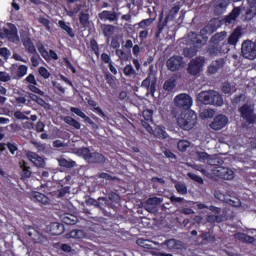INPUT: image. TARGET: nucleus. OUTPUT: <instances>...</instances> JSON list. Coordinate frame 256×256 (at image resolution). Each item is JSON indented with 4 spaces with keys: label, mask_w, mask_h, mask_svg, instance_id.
I'll return each instance as SVG.
<instances>
[{
    "label": "nucleus",
    "mask_w": 256,
    "mask_h": 256,
    "mask_svg": "<svg viewBox=\"0 0 256 256\" xmlns=\"http://www.w3.org/2000/svg\"><path fill=\"white\" fill-rule=\"evenodd\" d=\"M243 37V30L240 26L236 27L227 39V32L222 31L213 35L207 48V53L211 57H217L231 51V45L235 47Z\"/></svg>",
    "instance_id": "obj_1"
},
{
    "label": "nucleus",
    "mask_w": 256,
    "mask_h": 256,
    "mask_svg": "<svg viewBox=\"0 0 256 256\" xmlns=\"http://www.w3.org/2000/svg\"><path fill=\"white\" fill-rule=\"evenodd\" d=\"M190 41L193 46L190 48H184L183 49V55L184 57H187L188 59H193L195 55H197V51L203 47V45H206L207 38L201 34H197L195 32H192L190 35Z\"/></svg>",
    "instance_id": "obj_2"
},
{
    "label": "nucleus",
    "mask_w": 256,
    "mask_h": 256,
    "mask_svg": "<svg viewBox=\"0 0 256 256\" xmlns=\"http://www.w3.org/2000/svg\"><path fill=\"white\" fill-rule=\"evenodd\" d=\"M197 113L193 110H187L181 113L180 117L177 119V125L183 131H191L197 126Z\"/></svg>",
    "instance_id": "obj_3"
},
{
    "label": "nucleus",
    "mask_w": 256,
    "mask_h": 256,
    "mask_svg": "<svg viewBox=\"0 0 256 256\" xmlns=\"http://www.w3.org/2000/svg\"><path fill=\"white\" fill-rule=\"evenodd\" d=\"M86 205L97 207L100 209L104 217H111V212L107 211L106 209H115V205L109 202L107 197H99L97 200L94 198H88L86 200Z\"/></svg>",
    "instance_id": "obj_4"
},
{
    "label": "nucleus",
    "mask_w": 256,
    "mask_h": 256,
    "mask_svg": "<svg viewBox=\"0 0 256 256\" xmlns=\"http://www.w3.org/2000/svg\"><path fill=\"white\" fill-rule=\"evenodd\" d=\"M78 154H80L87 163L92 165H103V163H105V156L103 154L99 152H91L87 147L78 149Z\"/></svg>",
    "instance_id": "obj_5"
},
{
    "label": "nucleus",
    "mask_w": 256,
    "mask_h": 256,
    "mask_svg": "<svg viewBox=\"0 0 256 256\" xmlns=\"http://www.w3.org/2000/svg\"><path fill=\"white\" fill-rule=\"evenodd\" d=\"M203 67H205V57H196L189 62L187 73L192 75V77H197L203 71Z\"/></svg>",
    "instance_id": "obj_6"
},
{
    "label": "nucleus",
    "mask_w": 256,
    "mask_h": 256,
    "mask_svg": "<svg viewBox=\"0 0 256 256\" xmlns=\"http://www.w3.org/2000/svg\"><path fill=\"white\" fill-rule=\"evenodd\" d=\"M241 54H242V57H244V59H248L249 61H255L256 59L255 42L251 40L244 41L241 46Z\"/></svg>",
    "instance_id": "obj_7"
},
{
    "label": "nucleus",
    "mask_w": 256,
    "mask_h": 256,
    "mask_svg": "<svg viewBox=\"0 0 256 256\" xmlns=\"http://www.w3.org/2000/svg\"><path fill=\"white\" fill-rule=\"evenodd\" d=\"M25 234L27 235L28 239H31L33 243H47L48 239L47 236L43 235L39 230L33 228V226H27L25 228Z\"/></svg>",
    "instance_id": "obj_8"
},
{
    "label": "nucleus",
    "mask_w": 256,
    "mask_h": 256,
    "mask_svg": "<svg viewBox=\"0 0 256 256\" xmlns=\"http://www.w3.org/2000/svg\"><path fill=\"white\" fill-rule=\"evenodd\" d=\"M174 103L176 107L179 109H184V111H189L193 105V98H191L188 94L182 93L178 94L174 98Z\"/></svg>",
    "instance_id": "obj_9"
},
{
    "label": "nucleus",
    "mask_w": 256,
    "mask_h": 256,
    "mask_svg": "<svg viewBox=\"0 0 256 256\" xmlns=\"http://www.w3.org/2000/svg\"><path fill=\"white\" fill-rule=\"evenodd\" d=\"M166 67L172 73L175 71H181L183 67H185V61L183 60V56H172L166 61Z\"/></svg>",
    "instance_id": "obj_10"
},
{
    "label": "nucleus",
    "mask_w": 256,
    "mask_h": 256,
    "mask_svg": "<svg viewBox=\"0 0 256 256\" xmlns=\"http://www.w3.org/2000/svg\"><path fill=\"white\" fill-rule=\"evenodd\" d=\"M141 86L146 89L147 93L155 97V91H157V78L153 74H149L143 81Z\"/></svg>",
    "instance_id": "obj_11"
},
{
    "label": "nucleus",
    "mask_w": 256,
    "mask_h": 256,
    "mask_svg": "<svg viewBox=\"0 0 256 256\" xmlns=\"http://www.w3.org/2000/svg\"><path fill=\"white\" fill-rule=\"evenodd\" d=\"M214 175L216 177H219V179H224L226 181H231L232 179H235V172L224 166H217L214 169Z\"/></svg>",
    "instance_id": "obj_12"
},
{
    "label": "nucleus",
    "mask_w": 256,
    "mask_h": 256,
    "mask_svg": "<svg viewBox=\"0 0 256 256\" xmlns=\"http://www.w3.org/2000/svg\"><path fill=\"white\" fill-rule=\"evenodd\" d=\"M229 123V118L223 114L214 117L213 121L210 123V129L213 131H221Z\"/></svg>",
    "instance_id": "obj_13"
},
{
    "label": "nucleus",
    "mask_w": 256,
    "mask_h": 256,
    "mask_svg": "<svg viewBox=\"0 0 256 256\" xmlns=\"http://www.w3.org/2000/svg\"><path fill=\"white\" fill-rule=\"evenodd\" d=\"M239 113L241 114V117L246 120V123H249L250 125H253L256 121V117L253 114V109H251V106L249 104H244L239 108Z\"/></svg>",
    "instance_id": "obj_14"
},
{
    "label": "nucleus",
    "mask_w": 256,
    "mask_h": 256,
    "mask_svg": "<svg viewBox=\"0 0 256 256\" xmlns=\"http://www.w3.org/2000/svg\"><path fill=\"white\" fill-rule=\"evenodd\" d=\"M70 111H71V113H74L75 115H77V117H80L81 119H83L84 123H86V125H90V127L92 129H94L95 131H97V129H99V125H97L91 118H89V116H87L83 112V110H81L80 108L71 107Z\"/></svg>",
    "instance_id": "obj_15"
},
{
    "label": "nucleus",
    "mask_w": 256,
    "mask_h": 256,
    "mask_svg": "<svg viewBox=\"0 0 256 256\" xmlns=\"http://www.w3.org/2000/svg\"><path fill=\"white\" fill-rule=\"evenodd\" d=\"M2 31L3 35L12 43L19 41V34L17 33V26L15 24L8 23V28H3Z\"/></svg>",
    "instance_id": "obj_16"
},
{
    "label": "nucleus",
    "mask_w": 256,
    "mask_h": 256,
    "mask_svg": "<svg viewBox=\"0 0 256 256\" xmlns=\"http://www.w3.org/2000/svg\"><path fill=\"white\" fill-rule=\"evenodd\" d=\"M47 231L53 236L63 235L65 233V225L59 222H52L47 226Z\"/></svg>",
    "instance_id": "obj_17"
},
{
    "label": "nucleus",
    "mask_w": 256,
    "mask_h": 256,
    "mask_svg": "<svg viewBox=\"0 0 256 256\" xmlns=\"http://www.w3.org/2000/svg\"><path fill=\"white\" fill-rule=\"evenodd\" d=\"M30 199L36 203H40V205H49L51 203V199L41 192H32Z\"/></svg>",
    "instance_id": "obj_18"
},
{
    "label": "nucleus",
    "mask_w": 256,
    "mask_h": 256,
    "mask_svg": "<svg viewBox=\"0 0 256 256\" xmlns=\"http://www.w3.org/2000/svg\"><path fill=\"white\" fill-rule=\"evenodd\" d=\"M27 157L35 167H45V160L35 152H28Z\"/></svg>",
    "instance_id": "obj_19"
},
{
    "label": "nucleus",
    "mask_w": 256,
    "mask_h": 256,
    "mask_svg": "<svg viewBox=\"0 0 256 256\" xmlns=\"http://www.w3.org/2000/svg\"><path fill=\"white\" fill-rule=\"evenodd\" d=\"M22 43L30 55H37V48L29 36L22 38Z\"/></svg>",
    "instance_id": "obj_20"
},
{
    "label": "nucleus",
    "mask_w": 256,
    "mask_h": 256,
    "mask_svg": "<svg viewBox=\"0 0 256 256\" xmlns=\"http://www.w3.org/2000/svg\"><path fill=\"white\" fill-rule=\"evenodd\" d=\"M248 9L245 13V17L247 21H251L254 17H256V0H247Z\"/></svg>",
    "instance_id": "obj_21"
},
{
    "label": "nucleus",
    "mask_w": 256,
    "mask_h": 256,
    "mask_svg": "<svg viewBox=\"0 0 256 256\" xmlns=\"http://www.w3.org/2000/svg\"><path fill=\"white\" fill-rule=\"evenodd\" d=\"M99 19L101 21H118L119 16L115 12H111L109 10H103L98 14Z\"/></svg>",
    "instance_id": "obj_22"
},
{
    "label": "nucleus",
    "mask_w": 256,
    "mask_h": 256,
    "mask_svg": "<svg viewBox=\"0 0 256 256\" xmlns=\"http://www.w3.org/2000/svg\"><path fill=\"white\" fill-rule=\"evenodd\" d=\"M230 0H218L214 6V12L217 15H222L227 11V7H229Z\"/></svg>",
    "instance_id": "obj_23"
},
{
    "label": "nucleus",
    "mask_w": 256,
    "mask_h": 256,
    "mask_svg": "<svg viewBox=\"0 0 256 256\" xmlns=\"http://www.w3.org/2000/svg\"><path fill=\"white\" fill-rule=\"evenodd\" d=\"M169 21H171L169 19V17H165V19H163V16L159 17V22L157 24V30L155 33V38L159 39V37H161V33H163V29H165V27H167V23H169Z\"/></svg>",
    "instance_id": "obj_24"
},
{
    "label": "nucleus",
    "mask_w": 256,
    "mask_h": 256,
    "mask_svg": "<svg viewBox=\"0 0 256 256\" xmlns=\"http://www.w3.org/2000/svg\"><path fill=\"white\" fill-rule=\"evenodd\" d=\"M162 247H167L170 251H177V249H181V241L168 239L162 243Z\"/></svg>",
    "instance_id": "obj_25"
},
{
    "label": "nucleus",
    "mask_w": 256,
    "mask_h": 256,
    "mask_svg": "<svg viewBox=\"0 0 256 256\" xmlns=\"http://www.w3.org/2000/svg\"><path fill=\"white\" fill-rule=\"evenodd\" d=\"M239 15H241V7H234L229 15L225 16V23H232L233 21H237Z\"/></svg>",
    "instance_id": "obj_26"
},
{
    "label": "nucleus",
    "mask_w": 256,
    "mask_h": 256,
    "mask_svg": "<svg viewBox=\"0 0 256 256\" xmlns=\"http://www.w3.org/2000/svg\"><path fill=\"white\" fill-rule=\"evenodd\" d=\"M212 91H202L198 94V101L203 105H211Z\"/></svg>",
    "instance_id": "obj_27"
},
{
    "label": "nucleus",
    "mask_w": 256,
    "mask_h": 256,
    "mask_svg": "<svg viewBox=\"0 0 256 256\" xmlns=\"http://www.w3.org/2000/svg\"><path fill=\"white\" fill-rule=\"evenodd\" d=\"M163 203V199L157 196L150 197L145 201L144 207L146 211H151V205H161Z\"/></svg>",
    "instance_id": "obj_28"
},
{
    "label": "nucleus",
    "mask_w": 256,
    "mask_h": 256,
    "mask_svg": "<svg viewBox=\"0 0 256 256\" xmlns=\"http://www.w3.org/2000/svg\"><path fill=\"white\" fill-rule=\"evenodd\" d=\"M235 239L241 241L242 243H248L250 245L253 244V242L255 241V237L249 236L248 234L241 232L235 234Z\"/></svg>",
    "instance_id": "obj_29"
},
{
    "label": "nucleus",
    "mask_w": 256,
    "mask_h": 256,
    "mask_svg": "<svg viewBox=\"0 0 256 256\" xmlns=\"http://www.w3.org/2000/svg\"><path fill=\"white\" fill-rule=\"evenodd\" d=\"M71 193V186H65L57 191L52 192V195L57 199H63V197L69 195Z\"/></svg>",
    "instance_id": "obj_30"
},
{
    "label": "nucleus",
    "mask_w": 256,
    "mask_h": 256,
    "mask_svg": "<svg viewBox=\"0 0 256 256\" xmlns=\"http://www.w3.org/2000/svg\"><path fill=\"white\" fill-rule=\"evenodd\" d=\"M210 105H215L216 107H221L223 105V96L219 93L213 92L210 98Z\"/></svg>",
    "instance_id": "obj_31"
},
{
    "label": "nucleus",
    "mask_w": 256,
    "mask_h": 256,
    "mask_svg": "<svg viewBox=\"0 0 256 256\" xmlns=\"http://www.w3.org/2000/svg\"><path fill=\"white\" fill-rule=\"evenodd\" d=\"M102 33L104 37H106V39L109 41L113 33H115V26L111 24H104L102 28Z\"/></svg>",
    "instance_id": "obj_32"
},
{
    "label": "nucleus",
    "mask_w": 256,
    "mask_h": 256,
    "mask_svg": "<svg viewBox=\"0 0 256 256\" xmlns=\"http://www.w3.org/2000/svg\"><path fill=\"white\" fill-rule=\"evenodd\" d=\"M59 166L64 167L65 169H73V167H76L77 162L71 160V159H65V158H60L58 160Z\"/></svg>",
    "instance_id": "obj_33"
},
{
    "label": "nucleus",
    "mask_w": 256,
    "mask_h": 256,
    "mask_svg": "<svg viewBox=\"0 0 256 256\" xmlns=\"http://www.w3.org/2000/svg\"><path fill=\"white\" fill-rule=\"evenodd\" d=\"M77 221H79V218L73 214H65L62 217V223H65V225H77Z\"/></svg>",
    "instance_id": "obj_34"
},
{
    "label": "nucleus",
    "mask_w": 256,
    "mask_h": 256,
    "mask_svg": "<svg viewBox=\"0 0 256 256\" xmlns=\"http://www.w3.org/2000/svg\"><path fill=\"white\" fill-rule=\"evenodd\" d=\"M200 238L204 243H215V234H213V231H208V232H202L200 234Z\"/></svg>",
    "instance_id": "obj_35"
},
{
    "label": "nucleus",
    "mask_w": 256,
    "mask_h": 256,
    "mask_svg": "<svg viewBox=\"0 0 256 256\" xmlns=\"http://www.w3.org/2000/svg\"><path fill=\"white\" fill-rule=\"evenodd\" d=\"M58 26L60 27V29L65 31L67 33V35H69V37H71L72 39H73V37H75V32H73V28H71V26L67 25V23L65 21L60 20L58 22Z\"/></svg>",
    "instance_id": "obj_36"
},
{
    "label": "nucleus",
    "mask_w": 256,
    "mask_h": 256,
    "mask_svg": "<svg viewBox=\"0 0 256 256\" xmlns=\"http://www.w3.org/2000/svg\"><path fill=\"white\" fill-rule=\"evenodd\" d=\"M21 169H22V173H21V177H23L24 179H29V177H31V167L29 166V164L25 161H22L21 163Z\"/></svg>",
    "instance_id": "obj_37"
},
{
    "label": "nucleus",
    "mask_w": 256,
    "mask_h": 256,
    "mask_svg": "<svg viewBox=\"0 0 256 256\" xmlns=\"http://www.w3.org/2000/svg\"><path fill=\"white\" fill-rule=\"evenodd\" d=\"M64 122L67 125H70V127H73L74 129H78V130L81 129V123H79V121H77L71 116L64 117Z\"/></svg>",
    "instance_id": "obj_38"
},
{
    "label": "nucleus",
    "mask_w": 256,
    "mask_h": 256,
    "mask_svg": "<svg viewBox=\"0 0 256 256\" xmlns=\"http://www.w3.org/2000/svg\"><path fill=\"white\" fill-rule=\"evenodd\" d=\"M181 10V6H179V4H175L169 11L168 15L166 17H168V19L170 21H173V19H175V17H177V13H179V11Z\"/></svg>",
    "instance_id": "obj_39"
},
{
    "label": "nucleus",
    "mask_w": 256,
    "mask_h": 256,
    "mask_svg": "<svg viewBox=\"0 0 256 256\" xmlns=\"http://www.w3.org/2000/svg\"><path fill=\"white\" fill-rule=\"evenodd\" d=\"M123 73L125 77H133V75H137V71H135V68H133V65L127 64L124 69Z\"/></svg>",
    "instance_id": "obj_40"
},
{
    "label": "nucleus",
    "mask_w": 256,
    "mask_h": 256,
    "mask_svg": "<svg viewBox=\"0 0 256 256\" xmlns=\"http://www.w3.org/2000/svg\"><path fill=\"white\" fill-rule=\"evenodd\" d=\"M177 147L179 151H181L182 153H185V151H187V149L191 147V142H189L188 140H180L178 142Z\"/></svg>",
    "instance_id": "obj_41"
},
{
    "label": "nucleus",
    "mask_w": 256,
    "mask_h": 256,
    "mask_svg": "<svg viewBox=\"0 0 256 256\" xmlns=\"http://www.w3.org/2000/svg\"><path fill=\"white\" fill-rule=\"evenodd\" d=\"M27 71H29V68L26 65H20L16 71L18 79L25 77V75H27Z\"/></svg>",
    "instance_id": "obj_42"
},
{
    "label": "nucleus",
    "mask_w": 256,
    "mask_h": 256,
    "mask_svg": "<svg viewBox=\"0 0 256 256\" xmlns=\"http://www.w3.org/2000/svg\"><path fill=\"white\" fill-rule=\"evenodd\" d=\"M108 199L109 203H112V205L113 203H119V201H121V197L119 196V194L113 191L108 193Z\"/></svg>",
    "instance_id": "obj_43"
},
{
    "label": "nucleus",
    "mask_w": 256,
    "mask_h": 256,
    "mask_svg": "<svg viewBox=\"0 0 256 256\" xmlns=\"http://www.w3.org/2000/svg\"><path fill=\"white\" fill-rule=\"evenodd\" d=\"M71 175L65 176L63 179L58 181V185L63 188V187H71Z\"/></svg>",
    "instance_id": "obj_44"
},
{
    "label": "nucleus",
    "mask_w": 256,
    "mask_h": 256,
    "mask_svg": "<svg viewBox=\"0 0 256 256\" xmlns=\"http://www.w3.org/2000/svg\"><path fill=\"white\" fill-rule=\"evenodd\" d=\"M163 89L165 91H168V93H171V91H173L175 89V80H166L164 85H163Z\"/></svg>",
    "instance_id": "obj_45"
},
{
    "label": "nucleus",
    "mask_w": 256,
    "mask_h": 256,
    "mask_svg": "<svg viewBox=\"0 0 256 256\" xmlns=\"http://www.w3.org/2000/svg\"><path fill=\"white\" fill-rule=\"evenodd\" d=\"M175 189L177 193H179V195H187V185L178 182L177 184H175Z\"/></svg>",
    "instance_id": "obj_46"
},
{
    "label": "nucleus",
    "mask_w": 256,
    "mask_h": 256,
    "mask_svg": "<svg viewBox=\"0 0 256 256\" xmlns=\"http://www.w3.org/2000/svg\"><path fill=\"white\" fill-rule=\"evenodd\" d=\"M80 25L87 27L89 25V14L81 12L79 17Z\"/></svg>",
    "instance_id": "obj_47"
},
{
    "label": "nucleus",
    "mask_w": 256,
    "mask_h": 256,
    "mask_svg": "<svg viewBox=\"0 0 256 256\" xmlns=\"http://www.w3.org/2000/svg\"><path fill=\"white\" fill-rule=\"evenodd\" d=\"M187 176L189 177V179H191L192 181H195L196 183H199L200 185H203L204 183L203 178L193 172H189Z\"/></svg>",
    "instance_id": "obj_48"
},
{
    "label": "nucleus",
    "mask_w": 256,
    "mask_h": 256,
    "mask_svg": "<svg viewBox=\"0 0 256 256\" xmlns=\"http://www.w3.org/2000/svg\"><path fill=\"white\" fill-rule=\"evenodd\" d=\"M90 47L93 53L96 55V57H99V44L97 43V40L91 39L90 40Z\"/></svg>",
    "instance_id": "obj_49"
},
{
    "label": "nucleus",
    "mask_w": 256,
    "mask_h": 256,
    "mask_svg": "<svg viewBox=\"0 0 256 256\" xmlns=\"http://www.w3.org/2000/svg\"><path fill=\"white\" fill-rule=\"evenodd\" d=\"M38 51L40 55L43 57V59H45V61H49V52L47 51V49L43 44L38 46Z\"/></svg>",
    "instance_id": "obj_50"
},
{
    "label": "nucleus",
    "mask_w": 256,
    "mask_h": 256,
    "mask_svg": "<svg viewBox=\"0 0 256 256\" xmlns=\"http://www.w3.org/2000/svg\"><path fill=\"white\" fill-rule=\"evenodd\" d=\"M38 73L40 76L43 77V79H49V77H51V72H49V70H47V68L41 66L38 69Z\"/></svg>",
    "instance_id": "obj_51"
},
{
    "label": "nucleus",
    "mask_w": 256,
    "mask_h": 256,
    "mask_svg": "<svg viewBox=\"0 0 256 256\" xmlns=\"http://www.w3.org/2000/svg\"><path fill=\"white\" fill-rule=\"evenodd\" d=\"M28 89L29 91H32V93H36V95H45V92L39 89V87H37V84H29Z\"/></svg>",
    "instance_id": "obj_52"
},
{
    "label": "nucleus",
    "mask_w": 256,
    "mask_h": 256,
    "mask_svg": "<svg viewBox=\"0 0 256 256\" xmlns=\"http://www.w3.org/2000/svg\"><path fill=\"white\" fill-rule=\"evenodd\" d=\"M142 117L144 119V121H153V110H144L142 112Z\"/></svg>",
    "instance_id": "obj_53"
},
{
    "label": "nucleus",
    "mask_w": 256,
    "mask_h": 256,
    "mask_svg": "<svg viewBox=\"0 0 256 256\" xmlns=\"http://www.w3.org/2000/svg\"><path fill=\"white\" fill-rule=\"evenodd\" d=\"M116 55L117 57H119L120 61H129V56L127 55V53H125V51L121 49L116 50Z\"/></svg>",
    "instance_id": "obj_54"
},
{
    "label": "nucleus",
    "mask_w": 256,
    "mask_h": 256,
    "mask_svg": "<svg viewBox=\"0 0 256 256\" xmlns=\"http://www.w3.org/2000/svg\"><path fill=\"white\" fill-rule=\"evenodd\" d=\"M39 23L45 27L46 31H51V21L49 19L42 17L39 19Z\"/></svg>",
    "instance_id": "obj_55"
},
{
    "label": "nucleus",
    "mask_w": 256,
    "mask_h": 256,
    "mask_svg": "<svg viewBox=\"0 0 256 256\" xmlns=\"http://www.w3.org/2000/svg\"><path fill=\"white\" fill-rule=\"evenodd\" d=\"M215 115V111L213 109H206L201 113V117L204 119H211Z\"/></svg>",
    "instance_id": "obj_56"
},
{
    "label": "nucleus",
    "mask_w": 256,
    "mask_h": 256,
    "mask_svg": "<svg viewBox=\"0 0 256 256\" xmlns=\"http://www.w3.org/2000/svg\"><path fill=\"white\" fill-rule=\"evenodd\" d=\"M105 80H106V82L108 83V85L112 88V89H114V87H115V79L113 78V75H111V74H109V73H107V74H105Z\"/></svg>",
    "instance_id": "obj_57"
},
{
    "label": "nucleus",
    "mask_w": 256,
    "mask_h": 256,
    "mask_svg": "<svg viewBox=\"0 0 256 256\" xmlns=\"http://www.w3.org/2000/svg\"><path fill=\"white\" fill-rule=\"evenodd\" d=\"M8 151L11 153V155H15V151H18L19 148L17 147V144L8 142L6 144Z\"/></svg>",
    "instance_id": "obj_58"
},
{
    "label": "nucleus",
    "mask_w": 256,
    "mask_h": 256,
    "mask_svg": "<svg viewBox=\"0 0 256 256\" xmlns=\"http://www.w3.org/2000/svg\"><path fill=\"white\" fill-rule=\"evenodd\" d=\"M151 23H153V20L151 18H148L140 21L138 25L141 29H145V27H149Z\"/></svg>",
    "instance_id": "obj_59"
},
{
    "label": "nucleus",
    "mask_w": 256,
    "mask_h": 256,
    "mask_svg": "<svg viewBox=\"0 0 256 256\" xmlns=\"http://www.w3.org/2000/svg\"><path fill=\"white\" fill-rule=\"evenodd\" d=\"M11 56V51L7 48H0V57H3L4 59H9Z\"/></svg>",
    "instance_id": "obj_60"
},
{
    "label": "nucleus",
    "mask_w": 256,
    "mask_h": 256,
    "mask_svg": "<svg viewBox=\"0 0 256 256\" xmlns=\"http://www.w3.org/2000/svg\"><path fill=\"white\" fill-rule=\"evenodd\" d=\"M26 83H30V85H37V80L35 79V75L29 74L25 80Z\"/></svg>",
    "instance_id": "obj_61"
},
{
    "label": "nucleus",
    "mask_w": 256,
    "mask_h": 256,
    "mask_svg": "<svg viewBox=\"0 0 256 256\" xmlns=\"http://www.w3.org/2000/svg\"><path fill=\"white\" fill-rule=\"evenodd\" d=\"M197 157L199 161H208L210 156L207 152H197Z\"/></svg>",
    "instance_id": "obj_62"
},
{
    "label": "nucleus",
    "mask_w": 256,
    "mask_h": 256,
    "mask_svg": "<svg viewBox=\"0 0 256 256\" xmlns=\"http://www.w3.org/2000/svg\"><path fill=\"white\" fill-rule=\"evenodd\" d=\"M222 93H224L225 95H231V84L230 83L223 84Z\"/></svg>",
    "instance_id": "obj_63"
},
{
    "label": "nucleus",
    "mask_w": 256,
    "mask_h": 256,
    "mask_svg": "<svg viewBox=\"0 0 256 256\" xmlns=\"http://www.w3.org/2000/svg\"><path fill=\"white\" fill-rule=\"evenodd\" d=\"M10 129L12 133H19L20 131H23V128L19 124H10Z\"/></svg>",
    "instance_id": "obj_64"
}]
</instances>
